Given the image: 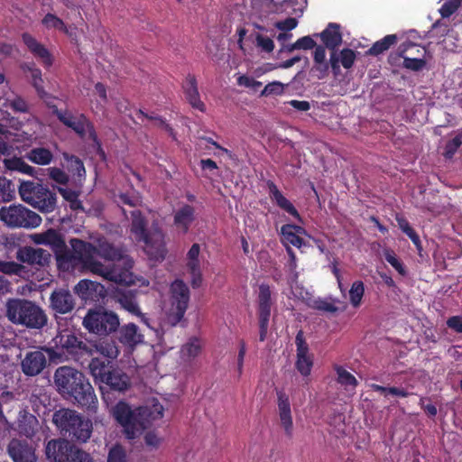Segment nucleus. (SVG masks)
I'll use <instances>...</instances> for the list:
<instances>
[{"label": "nucleus", "instance_id": "obj_46", "mask_svg": "<svg viewBox=\"0 0 462 462\" xmlns=\"http://www.w3.org/2000/svg\"><path fill=\"white\" fill-rule=\"evenodd\" d=\"M0 272L8 275H21L25 272V266L14 261H0Z\"/></svg>", "mask_w": 462, "mask_h": 462}, {"label": "nucleus", "instance_id": "obj_37", "mask_svg": "<svg viewBox=\"0 0 462 462\" xmlns=\"http://www.w3.org/2000/svg\"><path fill=\"white\" fill-rule=\"evenodd\" d=\"M203 347L202 340L198 337H191L180 348L182 359L191 361L198 357Z\"/></svg>", "mask_w": 462, "mask_h": 462}, {"label": "nucleus", "instance_id": "obj_8", "mask_svg": "<svg viewBox=\"0 0 462 462\" xmlns=\"http://www.w3.org/2000/svg\"><path fill=\"white\" fill-rule=\"evenodd\" d=\"M170 292L171 306L165 312L164 325L170 328L176 327L179 324L185 326L184 315L189 307V289L182 280L177 279L171 283Z\"/></svg>", "mask_w": 462, "mask_h": 462}, {"label": "nucleus", "instance_id": "obj_56", "mask_svg": "<svg viewBox=\"0 0 462 462\" xmlns=\"http://www.w3.org/2000/svg\"><path fill=\"white\" fill-rule=\"evenodd\" d=\"M460 6L458 0H447L439 9L441 17L448 18L452 15Z\"/></svg>", "mask_w": 462, "mask_h": 462}, {"label": "nucleus", "instance_id": "obj_30", "mask_svg": "<svg viewBox=\"0 0 462 462\" xmlns=\"http://www.w3.org/2000/svg\"><path fill=\"white\" fill-rule=\"evenodd\" d=\"M314 36H319L323 42V45L334 52L342 43V33L340 32V25L335 23H329L326 29L320 33H316Z\"/></svg>", "mask_w": 462, "mask_h": 462}, {"label": "nucleus", "instance_id": "obj_39", "mask_svg": "<svg viewBox=\"0 0 462 462\" xmlns=\"http://www.w3.org/2000/svg\"><path fill=\"white\" fill-rule=\"evenodd\" d=\"M398 42V37L396 34H387L383 39L375 42L365 52L368 56H379L383 54L386 51H388L392 46L396 44Z\"/></svg>", "mask_w": 462, "mask_h": 462}, {"label": "nucleus", "instance_id": "obj_21", "mask_svg": "<svg viewBox=\"0 0 462 462\" xmlns=\"http://www.w3.org/2000/svg\"><path fill=\"white\" fill-rule=\"evenodd\" d=\"M356 60V52L350 48H344L340 51L337 50L330 52L329 64L334 76H338L341 72L340 66L346 69H351Z\"/></svg>", "mask_w": 462, "mask_h": 462}, {"label": "nucleus", "instance_id": "obj_1", "mask_svg": "<svg viewBox=\"0 0 462 462\" xmlns=\"http://www.w3.org/2000/svg\"><path fill=\"white\" fill-rule=\"evenodd\" d=\"M92 262L101 265V271L92 273L103 280L117 285L130 286L134 283L132 272L134 261L125 254V251L107 241H100L94 245Z\"/></svg>", "mask_w": 462, "mask_h": 462}, {"label": "nucleus", "instance_id": "obj_9", "mask_svg": "<svg viewBox=\"0 0 462 462\" xmlns=\"http://www.w3.org/2000/svg\"><path fill=\"white\" fill-rule=\"evenodd\" d=\"M21 199L43 213L52 212L57 204V196L47 187L34 181H23L19 186Z\"/></svg>", "mask_w": 462, "mask_h": 462}, {"label": "nucleus", "instance_id": "obj_16", "mask_svg": "<svg viewBox=\"0 0 462 462\" xmlns=\"http://www.w3.org/2000/svg\"><path fill=\"white\" fill-rule=\"evenodd\" d=\"M16 259L22 263L40 269L49 265L51 254L43 248L24 245L18 248Z\"/></svg>", "mask_w": 462, "mask_h": 462}, {"label": "nucleus", "instance_id": "obj_25", "mask_svg": "<svg viewBox=\"0 0 462 462\" xmlns=\"http://www.w3.org/2000/svg\"><path fill=\"white\" fill-rule=\"evenodd\" d=\"M281 242L287 249V246L293 245L300 248L304 245L301 236L307 235L305 228L295 224H285L280 231Z\"/></svg>", "mask_w": 462, "mask_h": 462}, {"label": "nucleus", "instance_id": "obj_62", "mask_svg": "<svg viewBox=\"0 0 462 462\" xmlns=\"http://www.w3.org/2000/svg\"><path fill=\"white\" fill-rule=\"evenodd\" d=\"M283 92V85L281 82H272L267 84L261 92V96L268 97L270 95H281Z\"/></svg>", "mask_w": 462, "mask_h": 462}, {"label": "nucleus", "instance_id": "obj_23", "mask_svg": "<svg viewBox=\"0 0 462 462\" xmlns=\"http://www.w3.org/2000/svg\"><path fill=\"white\" fill-rule=\"evenodd\" d=\"M50 306L56 313H69L75 307L74 297L67 290H56L51 294Z\"/></svg>", "mask_w": 462, "mask_h": 462}, {"label": "nucleus", "instance_id": "obj_60", "mask_svg": "<svg viewBox=\"0 0 462 462\" xmlns=\"http://www.w3.org/2000/svg\"><path fill=\"white\" fill-rule=\"evenodd\" d=\"M330 64L329 61L322 62V63H314L312 66L310 72L313 76H315L318 79H323L328 75Z\"/></svg>", "mask_w": 462, "mask_h": 462}, {"label": "nucleus", "instance_id": "obj_22", "mask_svg": "<svg viewBox=\"0 0 462 462\" xmlns=\"http://www.w3.org/2000/svg\"><path fill=\"white\" fill-rule=\"evenodd\" d=\"M276 395L281 424L286 435L291 437L292 435L293 422L289 396L283 390H277Z\"/></svg>", "mask_w": 462, "mask_h": 462}, {"label": "nucleus", "instance_id": "obj_24", "mask_svg": "<svg viewBox=\"0 0 462 462\" xmlns=\"http://www.w3.org/2000/svg\"><path fill=\"white\" fill-rule=\"evenodd\" d=\"M74 291L85 301H96L105 295L106 290L101 283L84 279L74 287Z\"/></svg>", "mask_w": 462, "mask_h": 462}, {"label": "nucleus", "instance_id": "obj_35", "mask_svg": "<svg viewBox=\"0 0 462 462\" xmlns=\"http://www.w3.org/2000/svg\"><path fill=\"white\" fill-rule=\"evenodd\" d=\"M17 427L20 434L32 438L38 431L39 421L33 414L24 411L19 414Z\"/></svg>", "mask_w": 462, "mask_h": 462}, {"label": "nucleus", "instance_id": "obj_3", "mask_svg": "<svg viewBox=\"0 0 462 462\" xmlns=\"http://www.w3.org/2000/svg\"><path fill=\"white\" fill-rule=\"evenodd\" d=\"M115 420L125 429L129 439H134L137 434L150 428L155 420L163 416V407L156 402L152 406H140L134 410L124 402H118L112 409Z\"/></svg>", "mask_w": 462, "mask_h": 462}, {"label": "nucleus", "instance_id": "obj_38", "mask_svg": "<svg viewBox=\"0 0 462 462\" xmlns=\"http://www.w3.org/2000/svg\"><path fill=\"white\" fill-rule=\"evenodd\" d=\"M24 157L38 165H49L53 160L51 151L45 147L32 148L25 153Z\"/></svg>", "mask_w": 462, "mask_h": 462}, {"label": "nucleus", "instance_id": "obj_44", "mask_svg": "<svg viewBox=\"0 0 462 462\" xmlns=\"http://www.w3.org/2000/svg\"><path fill=\"white\" fill-rule=\"evenodd\" d=\"M336 372L337 374V383L339 384L344 386L346 390H355L358 384V382L351 373L346 371L342 366H337L336 368Z\"/></svg>", "mask_w": 462, "mask_h": 462}, {"label": "nucleus", "instance_id": "obj_32", "mask_svg": "<svg viewBox=\"0 0 462 462\" xmlns=\"http://www.w3.org/2000/svg\"><path fill=\"white\" fill-rule=\"evenodd\" d=\"M267 186L269 189V195H270L271 199L275 201L276 205L280 208H282V210H284L285 212H287L288 214H290L296 219L301 220L300 216L298 210L296 209V208L293 206V204L289 199H287L283 196V194L280 191V189H278L276 184L272 180H268Z\"/></svg>", "mask_w": 462, "mask_h": 462}, {"label": "nucleus", "instance_id": "obj_6", "mask_svg": "<svg viewBox=\"0 0 462 462\" xmlns=\"http://www.w3.org/2000/svg\"><path fill=\"white\" fill-rule=\"evenodd\" d=\"M52 422L60 433L71 441L86 442L92 433V422L76 411L62 408L55 411Z\"/></svg>", "mask_w": 462, "mask_h": 462}, {"label": "nucleus", "instance_id": "obj_63", "mask_svg": "<svg viewBox=\"0 0 462 462\" xmlns=\"http://www.w3.org/2000/svg\"><path fill=\"white\" fill-rule=\"evenodd\" d=\"M295 344L297 346V356H308L309 346L303 337V332L301 330L296 335Z\"/></svg>", "mask_w": 462, "mask_h": 462}, {"label": "nucleus", "instance_id": "obj_31", "mask_svg": "<svg viewBox=\"0 0 462 462\" xmlns=\"http://www.w3.org/2000/svg\"><path fill=\"white\" fill-rule=\"evenodd\" d=\"M118 340L125 346L134 347L143 341V335L134 323H128L119 327Z\"/></svg>", "mask_w": 462, "mask_h": 462}, {"label": "nucleus", "instance_id": "obj_19", "mask_svg": "<svg viewBox=\"0 0 462 462\" xmlns=\"http://www.w3.org/2000/svg\"><path fill=\"white\" fill-rule=\"evenodd\" d=\"M7 453L14 462H36L35 448L27 440L13 439L7 446Z\"/></svg>", "mask_w": 462, "mask_h": 462}, {"label": "nucleus", "instance_id": "obj_48", "mask_svg": "<svg viewBox=\"0 0 462 462\" xmlns=\"http://www.w3.org/2000/svg\"><path fill=\"white\" fill-rule=\"evenodd\" d=\"M462 144V131L449 140L445 146L444 156L446 159H452L457 149Z\"/></svg>", "mask_w": 462, "mask_h": 462}, {"label": "nucleus", "instance_id": "obj_43", "mask_svg": "<svg viewBox=\"0 0 462 462\" xmlns=\"http://www.w3.org/2000/svg\"><path fill=\"white\" fill-rule=\"evenodd\" d=\"M22 238L16 235L11 234L3 236L0 238V245L5 250L6 256L11 257V254L16 253L18 248H22Z\"/></svg>", "mask_w": 462, "mask_h": 462}, {"label": "nucleus", "instance_id": "obj_5", "mask_svg": "<svg viewBox=\"0 0 462 462\" xmlns=\"http://www.w3.org/2000/svg\"><path fill=\"white\" fill-rule=\"evenodd\" d=\"M132 222L130 230L137 242L144 244V250L151 259L163 260L167 250L164 243V234L158 226L147 229L146 217L140 210L131 212Z\"/></svg>", "mask_w": 462, "mask_h": 462}, {"label": "nucleus", "instance_id": "obj_26", "mask_svg": "<svg viewBox=\"0 0 462 462\" xmlns=\"http://www.w3.org/2000/svg\"><path fill=\"white\" fill-rule=\"evenodd\" d=\"M115 367L116 365L113 361L99 356H93L88 364L90 374L93 376L95 383H98L99 387Z\"/></svg>", "mask_w": 462, "mask_h": 462}, {"label": "nucleus", "instance_id": "obj_54", "mask_svg": "<svg viewBox=\"0 0 462 462\" xmlns=\"http://www.w3.org/2000/svg\"><path fill=\"white\" fill-rule=\"evenodd\" d=\"M312 365L313 362L310 356H297L296 368L303 376L310 374Z\"/></svg>", "mask_w": 462, "mask_h": 462}, {"label": "nucleus", "instance_id": "obj_14", "mask_svg": "<svg viewBox=\"0 0 462 462\" xmlns=\"http://www.w3.org/2000/svg\"><path fill=\"white\" fill-rule=\"evenodd\" d=\"M59 121L68 128L73 130L81 139H84L88 134V139L100 148V141L97 137L94 124L85 114L80 113L74 116L70 111L66 109L64 114L59 115Z\"/></svg>", "mask_w": 462, "mask_h": 462}, {"label": "nucleus", "instance_id": "obj_36", "mask_svg": "<svg viewBox=\"0 0 462 462\" xmlns=\"http://www.w3.org/2000/svg\"><path fill=\"white\" fill-rule=\"evenodd\" d=\"M93 347V355L99 354L100 357L107 358L111 361L119 355V349L113 340H100L94 345H88ZM92 356L91 357H93Z\"/></svg>", "mask_w": 462, "mask_h": 462}, {"label": "nucleus", "instance_id": "obj_20", "mask_svg": "<svg viewBox=\"0 0 462 462\" xmlns=\"http://www.w3.org/2000/svg\"><path fill=\"white\" fill-rule=\"evenodd\" d=\"M47 365V358L42 350L29 351L21 362L23 373L27 376L40 374Z\"/></svg>", "mask_w": 462, "mask_h": 462}, {"label": "nucleus", "instance_id": "obj_18", "mask_svg": "<svg viewBox=\"0 0 462 462\" xmlns=\"http://www.w3.org/2000/svg\"><path fill=\"white\" fill-rule=\"evenodd\" d=\"M137 290L117 289L114 293L115 300L120 304L121 308L132 315L137 316L141 321L149 326L148 319L142 313L137 301Z\"/></svg>", "mask_w": 462, "mask_h": 462}, {"label": "nucleus", "instance_id": "obj_53", "mask_svg": "<svg viewBox=\"0 0 462 462\" xmlns=\"http://www.w3.org/2000/svg\"><path fill=\"white\" fill-rule=\"evenodd\" d=\"M116 198L118 204L127 205L132 208H135L141 203L140 197L135 193H120Z\"/></svg>", "mask_w": 462, "mask_h": 462}, {"label": "nucleus", "instance_id": "obj_59", "mask_svg": "<svg viewBox=\"0 0 462 462\" xmlns=\"http://www.w3.org/2000/svg\"><path fill=\"white\" fill-rule=\"evenodd\" d=\"M255 42L257 47L265 52L270 53L274 50V42L270 37L263 36V34H256Z\"/></svg>", "mask_w": 462, "mask_h": 462}, {"label": "nucleus", "instance_id": "obj_12", "mask_svg": "<svg viewBox=\"0 0 462 462\" xmlns=\"http://www.w3.org/2000/svg\"><path fill=\"white\" fill-rule=\"evenodd\" d=\"M83 327L90 333L106 336L119 328L118 316L105 310H89L83 319Z\"/></svg>", "mask_w": 462, "mask_h": 462}, {"label": "nucleus", "instance_id": "obj_33", "mask_svg": "<svg viewBox=\"0 0 462 462\" xmlns=\"http://www.w3.org/2000/svg\"><path fill=\"white\" fill-rule=\"evenodd\" d=\"M194 220V207L189 204H185L175 212L173 224L178 229L181 231L182 234H187Z\"/></svg>", "mask_w": 462, "mask_h": 462}, {"label": "nucleus", "instance_id": "obj_58", "mask_svg": "<svg viewBox=\"0 0 462 462\" xmlns=\"http://www.w3.org/2000/svg\"><path fill=\"white\" fill-rule=\"evenodd\" d=\"M313 308L319 311L335 313L338 310V308L334 302L324 299H318L314 300Z\"/></svg>", "mask_w": 462, "mask_h": 462}, {"label": "nucleus", "instance_id": "obj_34", "mask_svg": "<svg viewBox=\"0 0 462 462\" xmlns=\"http://www.w3.org/2000/svg\"><path fill=\"white\" fill-rule=\"evenodd\" d=\"M272 295L273 291L269 284L262 283L259 285V291L257 297L258 317H271L272 306L274 303Z\"/></svg>", "mask_w": 462, "mask_h": 462}, {"label": "nucleus", "instance_id": "obj_17", "mask_svg": "<svg viewBox=\"0 0 462 462\" xmlns=\"http://www.w3.org/2000/svg\"><path fill=\"white\" fill-rule=\"evenodd\" d=\"M412 48H417V52L420 53L421 51L420 46L411 42V41H406L398 46L397 51L395 53H391L388 57V61L391 65H397V61L402 58V67L412 70V71H420L426 66V60L423 58H410L406 57L405 53Z\"/></svg>", "mask_w": 462, "mask_h": 462}, {"label": "nucleus", "instance_id": "obj_55", "mask_svg": "<svg viewBox=\"0 0 462 462\" xmlns=\"http://www.w3.org/2000/svg\"><path fill=\"white\" fill-rule=\"evenodd\" d=\"M384 258L398 272L400 275H406L407 272L403 263L397 258L393 251L387 250L384 253Z\"/></svg>", "mask_w": 462, "mask_h": 462}, {"label": "nucleus", "instance_id": "obj_15", "mask_svg": "<svg viewBox=\"0 0 462 462\" xmlns=\"http://www.w3.org/2000/svg\"><path fill=\"white\" fill-rule=\"evenodd\" d=\"M131 386L130 377L118 367H115L100 386L102 398L106 402L112 400L110 394L113 393H124Z\"/></svg>", "mask_w": 462, "mask_h": 462}, {"label": "nucleus", "instance_id": "obj_11", "mask_svg": "<svg viewBox=\"0 0 462 462\" xmlns=\"http://www.w3.org/2000/svg\"><path fill=\"white\" fill-rule=\"evenodd\" d=\"M56 348L60 349L61 354L69 356L75 361H81L85 357L93 356V347L82 341L69 329H64L58 333L53 338Z\"/></svg>", "mask_w": 462, "mask_h": 462}, {"label": "nucleus", "instance_id": "obj_42", "mask_svg": "<svg viewBox=\"0 0 462 462\" xmlns=\"http://www.w3.org/2000/svg\"><path fill=\"white\" fill-rule=\"evenodd\" d=\"M6 168L10 171H16L30 176H33L36 169L24 162L23 158L14 157L5 160Z\"/></svg>", "mask_w": 462, "mask_h": 462}, {"label": "nucleus", "instance_id": "obj_50", "mask_svg": "<svg viewBox=\"0 0 462 462\" xmlns=\"http://www.w3.org/2000/svg\"><path fill=\"white\" fill-rule=\"evenodd\" d=\"M42 24L47 28H55L60 31L67 32L64 22L53 14H47L42 19Z\"/></svg>", "mask_w": 462, "mask_h": 462}, {"label": "nucleus", "instance_id": "obj_41", "mask_svg": "<svg viewBox=\"0 0 462 462\" xmlns=\"http://www.w3.org/2000/svg\"><path fill=\"white\" fill-rule=\"evenodd\" d=\"M396 221L399 228L411 240L416 249L420 252L422 250L421 241L417 232L411 226L409 221L402 216H396Z\"/></svg>", "mask_w": 462, "mask_h": 462}, {"label": "nucleus", "instance_id": "obj_2", "mask_svg": "<svg viewBox=\"0 0 462 462\" xmlns=\"http://www.w3.org/2000/svg\"><path fill=\"white\" fill-rule=\"evenodd\" d=\"M54 383L60 393L72 398L80 407L93 411L97 399L85 374L70 366H60L54 373Z\"/></svg>", "mask_w": 462, "mask_h": 462}, {"label": "nucleus", "instance_id": "obj_52", "mask_svg": "<svg viewBox=\"0 0 462 462\" xmlns=\"http://www.w3.org/2000/svg\"><path fill=\"white\" fill-rule=\"evenodd\" d=\"M106 462H126V453L121 445H115L108 452Z\"/></svg>", "mask_w": 462, "mask_h": 462}, {"label": "nucleus", "instance_id": "obj_45", "mask_svg": "<svg viewBox=\"0 0 462 462\" xmlns=\"http://www.w3.org/2000/svg\"><path fill=\"white\" fill-rule=\"evenodd\" d=\"M365 294V285L362 281H356L352 283L349 290V300L353 307L360 306L363 296Z\"/></svg>", "mask_w": 462, "mask_h": 462}, {"label": "nucleus", "instance_id": "obj_40", "mask_svg": "<svg viewBox=\"0 0 462 462\" xmlns=\"http://www.w3.org/2000/svg\"><path fill=\"white\" fill-rule=\"evenodd\" d=\"M63 159L67 162L66 168L69 173L73 176H77L79 180L85 178V166L83 162L78 156L64 152Z\"/></svg>", "mask_w": 462, "mask_h": 462}, {"label": "nucleus", "instance_id": "obj_64", "mask_svg": "<svg viewBox=\"0 0 462 462\" xmlns=\"http://www.w3.org/2000/svg\"><path fill=\"white\" fill-rule=\"evenodd\" d=\"M298 25V21L294 17H288L285 20L279 21L275 23V27L283 32H289L296 28Z\"/></svg>", "mask_w": 462, "mask_h": 462}, {"label": "nucleus", "instance_id": "obj_47", "mask_svg": "<svg viewBox=\"0 0 462 462\" xmlns=\"http://www.w3.org/2000/svg\"><path fill=\"white\" fill-rule=\"evenodd\" d=\"M316 46V42L310 36L299 38L294 43L286 47L287 51L291 52L295 50H311Z\"/></svg>", "mask_w": 462, "mask_h": 462}, {"label": "nucleus", "instance_id": "obj_57", "mask_svg": "<svg viewBox=\"0 0 462 462\" xmlns=\"http://www.w3.org/2000/svg\"><path fill=\"white\" fill-rule=\"evenodd\" d=\"M286 253L289 256V260L287 263V268L290 272V274L292 277L293 281H296L298 279V273H297V257L294 251L291 249V246H287Z\"/></svg>", "mask_w": 462, "mask_h": 462}, {"label": "nucleus", "instance_id": "obj_27", "mask_svg": "<svg viewBox=\"0 0 462 462\" xmlns=\"http://www.w3.org/2000/svg\"><path fill=\"white\" fill-rule=\"evenodd\" d=\"M22 40L29 51L35 58L40 59L46 68L52 65L53 59L49 50L43 44L39 42L32 34L23 32L22 34Z\"/></svg>", "mask_w": 462, "mask_h": 462}, {"label": "nucleus", "instance_id": "obj_49", "mask_svg": "<svg viewBox=\"0 0 462 462\" xmlns=\"http://www.w3.org/2000/svg\"><path fill=\"white\" fill-rule=\"evenodd\" d=\"M49 178L60 185H67L69 181V176L63 170L58 167H50L47 169Z\"/></svg>", "mask_w": 462, "mask_h": 462}, {"label": "nucleus", "instance_id": "obj_28", "mask_svg": "<svg viewBox=\"0 0 462 462\" xmlns=\"http://www.w3.org/2000/svg\"><path fill=\"white\" fill-rule=\"evenodd\" d=\"M185 97L192 108L198 109L200 112L206 111V105L200 99L198 88L197 79L193 74H188L183 84Z\"/></svg>", "mask_w": 462, "mask_h": 462}, {"label": "nucleus", "instance_id": "obj_29", "mask_svg": "<svg viewBox=\"0 0 462 462\" xmlns=\"http://www.w3.org/2000/svg\"><path fill=\"white\" fill-rule=\"evenodd\" d=\"M32 240L36 245L49 246L54 254L66 244L62 234L53 228H50L42 233L34 234Z\"/></svg>", "mask_w": 462, "mask_h": 462}, {"label": "nucleus", "instance_id": "obj_51", "mask_svg": "<svg viewBox=\"0 0 462 462\" xmlns=\"http://www.w3.org/2000/svg\"><path fill=\"white\" fill-rule=\"evenodd\" d=\"M6 106L15 113H28V103L20 96L13 99H6Z\"/></svg>", "mask_w": 462, "mask_h": 462}, {"label": "nucleus", "instance_id": "obj_7", "mask_svg": "<svg viewBox=\"0 0 462 462\" xmlns=\"http://www.w3.org/2000/svg\"><path fill=\"white\" fill-rule=\"evenodd\" d=\"M6 316L12 323L32 329H42L48 322L45 311L35 302L25 299L9 300Z\"/></svg>", "mask_w": 462, "mask_h": 462}, {"label": "nucleus", "instance_id": "obj_61", "mask_svg": "<svg viewBox=\"0 0 462 462\" xmlns=\"http://www.w3.org/2000/svg\"><path fill=\"white\" fill-rule=\"evenodd\" d=\"M199 252H200L199 245L193 244L187 254V257H188L187 267L188 268L191 267L192 264H194L196 266H200L199 260Z\"/></svg>", "mask_w": 462, "mask_h": 462}, {"label": "nucleus", "instance_id": "obj_10", "mask_svg": "<svg viewBox=\"0 0 462 462\" xmlns=\"http://www.w3.org/2000/svg\"><path fill=\"white\" fill-rule=\"evenodd\" d=\"M46 457L50 462H93L91 456L67 439H54L45 446Z\"/></svg>", "mask_w": 462, "mask_h": 462}, {"label": "nucleus", "instance_id": "obj_4", "mask_svg": "<svg viewBox=\"0 0 462 462\" xmlns=\"http://www.w3.org/2000/svg\"><path fill=\"white\" fill-rule=\"evenodd\" d=\"M71 249L65 244L54 255L57 266L63 272L75 270L80 266L83 271L97 273L101 271V265L92 262L94 245L79 238L69 240Z\"/></svg>", "mask_w": 462, "mask_h": 462}, {"label": "nucleus", "instance_id": "obj_13", "mask_svg": "<svg viewBox=\"0 0 462 462\" xmlns=\"http://www.w3.org/2000/svg\"><path fill=\"white\" fill-rule=\"evenodd\" d=\"M0 219L8 226L33 228L42 223V217L23 205H11L0 208Z\"/></svg>", "mask_w": 462, "mask_h": 462}]
</instances>
